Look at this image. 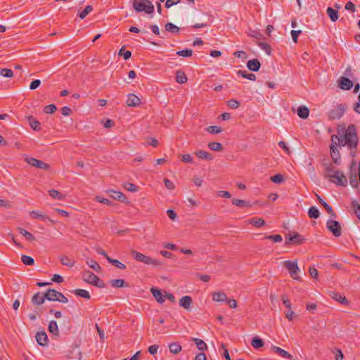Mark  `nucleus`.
Segmentation results:
<instances>
[{
    "label": "nucleus",
    "instance_id": "nucleus-28",
    "mask_svg": "<svg viewBox=\"0 0 360 360\" xmlns=\"http://www.w3.org/2000/svg\"><path fill=\"white\" fill-rule=\"evenodd\" d=\"M169 349L171 353L176 354L181 351L182 347L179 343L172 342L169 345Z\"/></svg>",
    "mask_w": 360,
    "mask_h": 360
},
{
    "label": "nucleus",
    "instance_id": "nucleus-47",
    "mask_svg": "<svg viewBox=\"0 0 360 360\" xmlns=\"http://www.w3.org/2000/svg\"><path fill=\"white\" fill-rule=\"evenodd\" d=\"M209 148L215 151H221L222 150V146L218 142H212L208 144Z\"/></svg>",
    "mask_w": 360,
    "mask_h": 360
},
{
    "label": "nucleus",
    "instance_id": "nucleus-17",
    "mask_svg": "<svg viewBox=\"0 0 360 360\" xmlns=\"http://www.w3.org/2000/svg\"><path fill=\"white\" fill-rule=\"evenodd\" d=\"M193 302L190 296H184L179 300V305L185 309H188Z\"/></svg>",
    "mask_w": 360,
    "mask_h": 360
},
{
    "label": "nucleus",
    "instance_id": "nucleus-35",
    "mask_svg": "<svg viewBox=\"0 0 360 360\" xmlns=\"http://www.w3.org/2000/svg\"><path fill=\"white\" fill-rule=\"evenodd\" d=\"M131 255L134 256V259L138 261V262H144V260H145V257L146 255L141 253V252H139L136 250H131Z\"/></svg>",
    "mask_w": 360,
    "mask_h": 360
},
{
    "label": "nucleus",
    "instance_id": "nucleus-2",
    "mask_svg": "<svg viewBox=\"0 0 360 360\" xmlns=\"http://www.w3.org/2000/svg\"><path fill=\"white\" fill-rule=\"evenodd\" d=\"M323 175L330 181L338 186H346L347 184L345 175L341 171L334 169L331 165H326L324 166Z\"/></svg>",
    "mask_w": 360,
    "mask_h": 360
},
{
    "label": "nucleus",
    "instance_id": "nucleus-45",
    "mask_svg": "<svg viewBox=\"0 0 360 360\" xmlns=\"http://www.w3.org/2000/svg\"><path fill=\"white\" fill-rule=\"evenodd\" d=\"M108 261L110 263L115 265L118 269H124L126 268V265L119 262L117 259H114L110 257H108Z\"/></svg>",
    "mask_w": 360,
    "mask_h": 360
},
{
    "label": "nucleus",
    "instance_id": "nucleus-21",
    "mask_svg": "<svg viewBox=\"0 0 360 360\" xmlns=\"http://www.w3.org/2000/svg\"><path fill=\"white\" fill-rule=\"evenodd\" d=\"M45 299H46L45 294L41 295V293L39 292V293L35 294L32 297V301L34 304L39 305L44 302Z\"/></svg>",
    "mask_w": 360,
    "mask_h": 360
},
{
    "label": "nucleus",
    "instance_id": "nucleus-7",
    "mask_svg": "<svg viewBox=\"0 0 360 360\" xmlns=\"http://www.w3.org/2000/svg\"><path fill=\"white\" fill-rule=\"evenodd\" d=\"M26 162H27L29 165L35 167L39 169L46 170L49 168V166L48 164L37 160L34 158L27 157L25 158Z\"/></svg>",
    "mask_w": 360,
    "mask_h": 360
},
{
    "label": "nucleus",
    "instance_id": "nucleus-53",
    "mask_svg": "<svg viewBox=\"0 0 360 360\" xmlns=\"http://www.w3.org/2000/svg\"><path fill=\"white\" fill-rule=\"evenodd\" d=\"M259 46L264 51L267 55L271 53V47L268 44L261 42L259 44Z\"/></svg>",
    "mask_w": 360,
    "mask_h": 360
},
{
    "label": "nucleus",
    "instance_id": "nucleus-59",
    "mask_svg": "<svg viewBox=\"0 0 360 360\" xmlns=\"http://www.w3.org/2000/svg\"><path fill=\"white\" fill-rule=\"evenodd\" d=\"M228 105L233 109H236L239 107L240 103L236 100L232 99L228 101Z\"/></svg>",
    "mask_w": 360,
    "mask_h": 360
},
{
    "label": "nucleus",
    "instance_id": "nucleus-20",
    "mask_svg": "<svg viewBox=\"0 0 360 360\" xmlns=\"http://www.w3.org/2000/svg\"><path fill=\"white\" fill-rule=\"evenodd\" d=\"M60 260L63 265L69 267H72L75 263L74 259L70 258L66 255H61L60 257Z\"/></svg>",
    "mask_w": 360,
    "mask_h": 360
},
{
    "label": "nucleus",
    "instance_id": "nucleus-29",
    "mask_svg": "<svg viewBox=\"0 0 360 360\" xmlns=\"http://www.w3.org/2000/svg\"><path fill=\"white\" fill-rule=\"evenodd\" d=\"M248 223L256 227H261L265 225V221L262 218H252L248 220Z\"/></svg>",
    "mask_w": 360,
    "mask_h": 360
},
{
    "label": "nucleus",
    "instance_id": "nucleus-27",
    "mask_svg": "<svg viewBox=\"0 0 360 360\" xmlns=\"http://www.w3.org/2000/svg\"><path fill=\"white\" fill-rule=\"evenodd\" d=\"M143 263L145 264L151 265V266H160L162 264L160 261H159L158 259H153V258H152V257H150L149 256H146L145 260H144Z\"/></svg>",
    "mask_w": 360,
    "mask_h": 360
},
{
    "label": "nucleus",
    "instance_id": "nucleus-50",
    "mask_svg": "<svg viewBox=\"0 0 360 360\" xmlns=\"http://www.w3.org/2000/svg\"><path fill=\"white\" fill-rule=\"evenodd\" d=\"M206 131L211 134H219L221 131V129L217 126H210L206 128Z\"/></svg>",
    "mask_w": 360,
    "mask_h": 360
},
{
    "label": "nucleus",
    "instance_id": "nucleus-39",
    "mask_svg": "<svg viewBox=\"0 0 360 360\" xmlns=\"http://www.w3.org/2000/svg\"><path fill=\"white\" fill-rule=\"evenodd\" d=\"M251 344H252V346L255 349H259V348L263 347V345H264V342H263L262 340L257 337H255L252 339Z\"/></svg>",
    "mask_w": 360,
    "mask_h": 360
},
{
    "label": "nucleus",
    "instance_id": "nucleus-18",
    "mask_svg": "<svg viewBox=\"0 0 360 360\" xmlns=\"http://www.w3.org/2000/svg\"><path fill=\"white\" fill-rule=\"evenodd\" d=\"M330 295L333 300L342 303V304H348L347 299L345 296H342L341 294H339L336 292H331Z\"/></svg>",
    "mask_w": 360,
    "mask_h": 360
},
{
    "label": "nucleus",
    "instance_id": "nucleus-37",
    "mask_svg": "<svg viewBox=\"0 0 360 360\" xmlns=\"http://www.w3.org/2000/svg\"><path fill=\"white\" fill-rule=\"evenodd\" d=\"M310 218L317 219L319 217V211L316 207H311L308 211Z\"/></svg>",
    "mask_w": 360,
    "mask_h": 360
},
{
    "label": "nucleus",
    "instance_id": "nucleus-63",
    "mask_svg": "<svg viewBox=\"0 0 360 360\" xmlns=\"http://www.w3.org/2000/svg\"><path fill=\"white\" fill-rule=\"evenodd\" d=\"M96 200L101 202V203H103V204H105L107 205H112V202L110 201L109 200L106 199V198H101L99 196H96Z\"/></svg>",
    "mask_w": 360,
    "mask_h": 360
},
{
    "label": "nucleus",
    "instance_id": "nucleus-58",
    "mask_svg": "<svg viewBox=\"0 0 360 360\" xmlns=\"http://www.w3.org/2000/svg\"><path fill=\"white\" fill-rule=\"evenodd\" d=\"M233 203L238 207H245L248 205V203L246 201L238 199H233Z\"/></svg>",
    "mask_w": 360,
    "mask_h": 360
},
{
    "label": "nucleus",
    "instance_id": "nucleus-34",
    "mask_svg": "<svg viewBox=\"0 0 360 360\" xmlns=\"http://www.w3.org/2000/svg\"><path fill=\"white\" fill-rule=\"evenodd\" d=\"M192 340L193 342H195V343L199 350L205 351L207 349V345L202 340L198 339V338H193Z\"/></svg>",
    "mask_w": 360,
    "mask_h": 360
},
{
    "label": "nucleus",
    "instance_id": "nucleus-52",
    "mask_svg": "<svg viewBox=\"0 0 360 360\" xmlns=\"http://www.w3.org/2000/svg\"><path fill=\"white\" fill-rule=\"evenodd\" d=\"M271 180L275 184H281L283 181V176L280 174H277L271 176Z\"/></svg>",
    "mask_w": 360,
    "mask_h": 360
},
{
    "label": "nucleus",
    "instance_id": "nucleus-42",
    "mask_svg": "<svg viewBox=\"0 0 360 360\" xmlns=\"http://www.w3.org/2000/svg\"><path fill=\"white\" fill-rule=\"evenodd\" d=\"M110 285L114 288H121L124 286V281L123 279H115L110 281Z\"/></svg>",
    "mask_w": 360,
    "mask_h": 360
},
{
    "label": "nucleus",
    "instance_id": "nucleus-6",
    "mask_svg": "<svg viewBox=\"0 0 360 360\" xmlns=\"http://www.w3.org/2000/svg\"><path fill=\"white\" fill-rule=\"evenodd\" d=\"M326 226L335 236L338 237L341 235V227L338 221L329 219L326 223Z\"/></svg>",
    "mask_w": 360,
    "mask_h": 360
},
{
    "label": "nucleus",
    "instance_id": "nucleus-61",
    "mask_svg": "<svg viewBox=\"0 0 360 360\" xmlns=\"http://www.w3.org/2000/svg\"><path fill=\"white\" fill-rule=\"evenodd\" d=\"M41 84V81L39 79H35L31 82L30 84V89L34 90L37 89Z\"/></svg>",
    "mask_w": 360,
    "mask_h": 360
},
{
    "label": "nucleus",
    "instance_id": "nucleus-54",
    "mask_svg": "<svg viewBox=\"0 0 360 360\" xmlns=\"http://www.w3.org/2000/svg\"><path fill=\"white\" fill-rule=\"evenodd\" d=\"M349 184L353 188H357L359 185V181L357 180V177L356 175H351L349 176Z\"/></svg>",
    "mask_w": 360,
    "mask_h": 360
},
{
    "label": "nucleus",
    "instance_id": "nucleus-16",
    "mask_svg": "<svg viewBox=\"0 0 360 360\" xmlns=\"http://www.w3.org/2000/svg\"><path fill=\"white\" fill-rule=\"evenodd\" d=\"M60 292L54 290L49 289L45 293V297L49 301H57L58 299Z\"/></svg>",
    "mask_w": 360,
    "mask_h": 360
},
{
    "label": "nucleus",
    "instance_id": "nucleus-1",
    "mask_svg": "<svg viewBox=\"0 0 360 360\" xmlns=\"http://www.w3.org/2000/svg\"><path fill=\"white\" fill-rule=\"evenodd\" d=\"M357 144V133L354 125H349L347 129H339L338 134L331 136L330 153L335 163L339 164L340 158L338 147L347 146L351 150L352 155L354 156L352 150L356 148Z\"/></svg>",
    "mask_w": 360,
    "mask_h": 360
},
{
    "label": "nucleus",
    "instance_id": "nucleus-22",
    "mask_svg": "<svg viewBox=\"0 0 360 360\" xmlns=\"http://www.w3.org/2000/svg\"><path fill=\"white\" fill-rule=\"evenodd\" d=\"M27 119L33 130L39 131L40 129V123L38 120L34 119L32 116H28Z\"/></svg>",
    "mask_w": 360,
    "mask_h": 360
},
{
    "label": "nucleus",
    "instance_id": "nucleus-26",
    "mask_svg": "<svg viewBox=\"0 0 360 360\" xmlns=\"http://www.w3.org/2000/svg\"><path fill=\"white\" fill-rule=\"evenodd\" d=\"M195 154L199 158H201V159H204V160H212V155L210 153H209L205 150H197L195 152Z\"/></svg>",
    "mask_w": 360,
    "mask_h": 360
},
{
    "label": "nucleus",
    "instance_id": "nucleus-49",
    "mask_svg": "<svg viewBox=\"0 0 360 360\" xmlns=\"http://www.w3.org/2000/svg\"><path fill=\"white\" fill-rule=\"evenodd\" d=\"M193 51L191 49H184L176 52V54L182 57H190L192 56Z\"/></svg>",
    "mask_w": 360,
    "mask_h": 360
},
{
    "label": "nucleus",
    "instance_id": "nucleus-31",
    "mask_svg": "<svg viewBox=\"0 0 360 360\" xmlns=\"http://www.w3.org/2000/svg\"><path fill=\"white\" fill-rule=\"evenodd\" d=\"M326 12L333 22H335L338 19L339 15L337 11L333 9L330 7H328L326 10Z\"/></svg>",
    "mask_w": 360,
    "mask_h": 360
},
{
    "label": "nucleus",
    "instance_id": "nucleus-15",
    "mask_svg": "<svg viewBox=\"0 0 360 360\" xmlns=\"http://www.w3.org/2000/svg\"><path fill=\"white\" fill-rule=\"evenodd\" d=\"M353 86L352 82L346 77H341L339 80V86L343 90H349Z\"/></svg>",
    "mask_w": 360,
    "mask_h": 360
},
{
    "label": "nucleus",
    "instance_id": "nucleus-64",
    "mask_svg": "<svg viewBox=\"0 0 360 360\" xmlns=\"http://www.w3.org/2000/svg\"><path fill=\"white\" fill-rule=\"evenodd\" d=\"M165 187L169 190H173L174 188V184L169 179H165L164 180Z\"/></svg>",
    "mask_w": 360,
    "mask_h": 360
},
{
    "label": "nucleus",
    "instance_id": "nucleus-46",
    "mask_svg": "<svg viewBox=\"0 0 360 360\" xmlns=\"http://www.w3.org/2000/svg\"><path fill=\"white\" fill-rule=\"evenodd\" d=\"M0 75L4 77L11 78L13 76V72L11 69L4 68L0 70Z\"/></svg>",
    "mask_w": 360,
    "mask_h": 360
},
{
    "label": "nucleus",
    "instance_id": "nucleus-10",
    "mask_svg": "<svg viewBox=\"0 0 360 360\" xmlns=\"http://www.w3.org/2000/svg\"><path fill=\"white\" fill-rule=\"evenodd\" d=\"M150 291L158 302L162 304L165 302V292H163L160 290L154 288H151Z\"/></svg>",
    "mask_w": 360,
    "mask_h": 360
},
{
    "label": "nucleus",
    "instance_id": "nucleus-14",
    "mask_svg": "<svg viewBox=\"0 0 360 360\" xmlns=\"http://www.w3.org/2000/svg\"><path fill=\"white\" fill-rule=\"evenodd\" d=\"M271 349L274 352L277 353L280 356H281L283 358L288 359L290 360L292 359V356L290 354H289L288 352H286L285 350H284L278 347L271 346Z\"/></svg>",
    "mask_w": 360,
    "mask_h": 360
},
{
    "label": "nucleus",
    "instance_id": "nucleus-12",
    "mask_svg": "<svg viewBox=\"0 0 360 360\" xmlns=\"http://www.w3.org/2000/svg\"><path fill=\"white\" fill-rule=\"evenodd\" d=\"M36 340L41 346H46L48 344L47 335L44 331L38 332L35 336Z\"/></svg>",
    "mask_w": 360,
    "mask_h": 360
},
{
    "label": "nucleus",
    "instance_id": "nucleus-32",
    "mask_svg": "<svg viewBox=\"0 0 360 360\" xmlns=\"http://www.w3.org/2000/svg\"><path fill=\"white\" fill-rule=\"evenodd\" d=\"M297 115L302 119H306L309 116V109L304 106H300L297 109Z\"/></svg>",
    "mask_w": 360,
    "mask_h": 360
},
{
    "label": "nucleus",
    "instance_id": "nucleus-44",
    "mask_svg": "<svg viewBox=\"0 0 360 360\" xmlns=\"http://www.w3.org/2000/svg\"><path fill=\"white\" fill-rule=\"evenodd\" d=\"M319 199L320 202L323 205V206L327 210L328 213L330 214L331 216L335 217V213L334 212L333 208L328 203H326L323 200L321 199L320 198Z\"/></svg>",
    "mask_w": 360,
    "mask_h": 360
},
{
    "label": "nucleus",
    "instance_id": "nucleus-55",
    "mask_svg": "<svg viewBox=\"0 0 360 360\" xmlns=\"http://www.w3.org/2000/svg\"><path fill=\"white\" fill-rule=\"evenodd\" d=\"M123 186L126 190L129 191L136 192L137 191V187L131 183H125Z\"/></svg>",
    "mask_w": 360,
    "mask_h": 360
},
{
    "label": "nucleus",
    "instance_id": "nucleus-24",
    "mask_svg": "<svg viewBox=\"0 0 360 360\" xmlns=\"http://www.w3.org/2000/svg\"><path fill=\"white\" fill-rule=\"evenodd\" d=\"M30 216L33 219H38L41 220L49 219L45 214L37 210L30 212Z\"/></svg>",
    "mask_w": 360,
    "mask_h": 360
},
{
    "label": "nucleus",
    "instance_id": "nucleus-57",
    "mask_svg": "<svg viewBox=\"0 0 360 360\" xmlns=\"http://www.w3.org/2000/svg\"><path fill=\"white\" fill-rule=\"evenodd\" d=\"M352 207L355 214L360 219V205L356 201H354Z\"/></svg>",
    "mask_w": 360,
    "mask_h": 360
},
{
    "label": "nucleus",
    "instance_id": "nucleus-13",
    "mask_svg": "<svg viewBox=\"0 0 360 360\" xmlns=\"http://www.w3.org/2000/svg\"><path fill=\"white\" fill-rule=\"evenodd\" d=\"M107 192L110 194V196L112 198L117 200L121 202H128L127 198L122 192L115 191L113 190H108Z\"/></svg>",
    "mask_w": 360,
    "mask_h": 360
},
{
    "label": "nucleus",
    "instance_id": "nucleus-11",
    "mask_svg": "<svg viewBox=\"0 0 360 360\" xmlns=\"http://www.w3.org/2000/svg\"><path fill=\"white\" fill-rule=\"evenodd\" d=\"M212 300L214 302H222L227 300V295L222 291H214L212 293Z\"/></svg>",
    "mask_w": 360,
    "mask_h": 360
},
{
    "label": "nucleus",
    "instance_id": "nucleus-38",
    "mask_svg": "<svg viewBox=\"0 0 360 360\" xmlns=\"http://www.w3.org/2000/svg\"><path fill=\"white\" fill-rule=\"evenodd\" d=\"M86 264L89 266V267H91L96 271L98 272L101 269L100 265L96 261H94L93 259H87Z\"/></svg>",
    "mask_w": 360,
    "mask_h": 360
},
{
    "label": "nucleus",
    "instance_id": "nucleus-30",
    "mask_svg": "<svg viewBox=\"0 0 360 360\" xmlns=\"http://www.w3.org/2000/svg\"><path fill=\"white\" fill-rule=\"evenodd\" d=\"M49 331L54 335H58V327L56 321H51L49 324Z\"/></svg>",
    "mask_w": 360,
    "mask_h": 360
},
{
    "label": "nucleus",
    "instance_id": "nucleus-60",
    "mask_svg": "<svg viewBox=\"0 0 360 360\" xmlns=\"http://www.w3.org/2000/svg\"><path fill=\"white\" fill-rule=\"evenodd\" d=\"M123 51H124V48H122L120 50L118 54L120 56L122 55L125 60L129 59L131 56V53L129 51H126L124 52Z\"/></svg>",
    "mask_w": 360,
    "mask_h": 360
},
{
    "label": "nucleus",
    "instance_id": "nucleus-40",
    "mask_svg": "<svg viewBox=\"0 0 360 360\" xmlns=\"http://www.w3.org/2000/svg\"><path fill=\"white\" fill-rule=\"evenodd\" d=\"M75 293L77 296H79V297H84L86 299H90V297H91L89 292L86 290L77 289L75 290Z\"/></svg>",
    "mask_w": 360,
    "mask_h": 360
},
{
    "label": "nucleus",
    "instance_id": "nucleus-4",
    "mask_svg": "<svg viewBox=\"0 0 360 360\" xmlns=\"http://www.w3.org/2000/svg\"><path fill=\"white\" fill-rule=\"evenodd\" d=\"M283 265L288 271L290 276L294 280H300L299 274L301 270L297 265V260L295 261H285L283 262Z\"/></svg>",
    "mask_w": 360,
    "mask_h": 360
},
{
    "label": "nucleus",
    "instance_id": "nucleus-56",
    "mask_svg": "<svg viewBox=\"0 0 360 360\" xmlns=\"http://www.w3.org/2000/svg\"><path fill=\"white\" fill-rule=\"evenodd\" d=\"M179 156L181 158V160L184 162H186V163L193 162V158L190 154L179 155Z\"/></svg>",
    "mask_w": 360,
    "mask_h": 360
},
{
    "label": "nucleus",
    "instance_id": "nucleus-41",
    "mask_svg": "<svg viewBox=\"0 0 360 360\" xmlns=\"http://www.w3.org/2000/svg\"><path fill=\"white\" fill-rule=\"evenodd\" d=\"M165 30L172 33H177L179 31V28L171 22L165 25Z\"/></svg>",
    "mask_w": 360,
    "mask_h": 360
},
{
    "label": "nucleus",
    "instance_id": "nucleus-43",
    "mask_svg": "<svg viewBox=\"0 0 360 360\" xmlns=\"http://www.w3.org/2000/svg\"><path fill=\"white\" fill-rule=\"evenodd\" d=\"M93 10L91 6L88 5L85 7V8L79 14V16L81 19H84L87 15H89Z\"/></svg>",
    "mask_w": 360,
    "mask_h": 360
},
{
    "label": "nucleus",
    "instance_id": "nucleus-5",
    "mask_svg": "<svg viewBox=\"0 0 360 360\" xmlns=\"http://www.w3.org/2000/svg\"><path fill=\"white\" fill-rule=\"evenodd\" d=\"M82 279L84 281H85L89 284L94 285L96 287H98V288L104 287V284H103V281H101L97 276H96L95 274H94L93 273H91L89 271H84L83 273Z\"/></svg>",
    "mask_w": 360,
    "mask_h": 360
},
{
    "label": "nucleus",
    "instance_id": "nucleus-19",
    "mask_svg": "<svg viewBox=\"0 0 360 360\" xmlns=\"http://www.w3.org/2000/svg\"><path fill=\"white\" fill-rule=\"evenodd\" d=\"M260 63L257 59H252L248 62L247 67L250 70L258 71L260 68Z\"/></svg>",
    "mask_w": 360,
    "mask_h": 360
},
{
    "label": "nucleus",
    "instance_id": "nucleus-36",
    "mask_svg": "<svg viewBox=\"0 0 360 360\" xmlns=\"http://www.w3.org/2000/svg\"><path fill=\"white\" fill-rule=\"evenodd\" d=\"M176 82L179 84H184L187 82V77L184 72H176Z\"/></svg>",
    "mask_w": 360,
    "mask_h": 360
},
{
    "label": "nucleus",
    "instance_id": "nucleus-3",
    "mask_svg": "<svg viewBox=\"0 0 360 360\" xmlns=\"http://www.w3.org/2000/svg\"><path fill=\"white\" fill-rule=\"evenodd\" d=\"M133 7L137 12L150 14L154 12V6L149 0H134Z\"/></svg>",
    "mask_w": 360,
    "mask_h": 360
},
{
    "label": "nucleus",
    "instance_id": "nucleus-48",
    "mask_svg": "<svg viewBox=\"0 0 360 360\" xmlns=\"http://www.w3.org/2000/svg\"><path fill=\"white\" fill-rule=\"evenodd\" d=\"M22 261L25 265H33L34 263V259L27 255H22Z\"/></svg>",
    "mask_w": 360,
    "mask_h": 360
},
{
    "label": "nucleus",
    "instance_id": "nucleus-25",
    "mask_svg": "<svg viewBox=\"0 0 360 360\" xmlns=\"http://www.w3.org/2000/svg\"><path fill=\"white\" fill-rule=\"evenodd\" d=\"M288 239L289 241L293 242L295 244H300L304 240V238L297 233L289 234Z\"/></svg>",
    "mask_w": 360,
    "mask_h": 360
},
{
    "label": "nucleus",
    "instance_id": "nucleus-23",
    "mask_svg": "<svg viewBox=\"0 0 360 360\" xmlns=\"http://www.w3.org/2000/svg\"><path fill=\"white\" fill-rule=\"evenodd\" d=\"M49 194L52 198L56 200H63L65 198V195L54 189L49 190Z\"/></svg>",
    "mask_w": 360,
    "mask_h": 360
},
{
    "label": "nucleus",
    "instance_id": "nucleus-51",
    "mask_svg": "<svg viewBox=\"0 0 360 360\" xmlns=\"http://www.w3.org/2000/svg\"><path fill=\"white\" fill-rule=\"evenodd\" d=\"M238 75H240L243 77L247 78L249 80L254 81L256 79V77L254 74H248L245 72L239 70L238 72Z\"/></svg>",
    "mask_w": 360,
    "mask_h": 360
},
{
    "label": "nucleus",
    "instance_id": "nucleus-62",
    "mask_svg": "<svg viewBox=\"0 0 360 360\" xmlns=\"http://www.w3.org/2000/svg\"><path fill=\"white\" fill-rule=\"evenodd\" d=\"M56 107L53 104L46 105L44 108L45 112L50 113V114L56 111Z\"/></svg>",
    "mask_w": 360,
    "mask_h": 360
},
{
    "label": "nucleus",
    "instance_id": "nucleus-9",
    "mask_svg": "<svg viewBox=\"0 0 360 360\" xmlns=\"http://www.w3.org/2000/svg\"><path fill=\"white\" fill-rule=\"evenodd\" d=\"M126 103L129 107H138L141 104V99L134 94H129Z\"/></svg>",
    "mask_w": 360,
    "mask_h": 360
},
{
    "label": "nucleus",
    "instance_id": "nucleus-33",
    "mask_svg": "<svg viewBox=\"0 0 360 360\" xmlns=\"http://www.w3.org/2000/svg\"><path fill=\"white\" fill-rule=\"evenodd\" d=\"M18 231L20 234H22L27 240L33 241L35 240V238L32 236V234L27 231L18 227Z\"/></svg>",
    "mask_w": 360,
    "mask_h": 360
},
{
    "label": "nucleus",
    "instance_id": "nucleus-8",
    "mask_svg": "<svg viewBox=\"0 0 360 360\" xmlns=\"http://www.w3.org/2000/svg\"><path fill=\"white\" fill-rule=\"evenodd\" d=\"M345 108L343 105H338L330 111V117L332 119H340L345 113Z\"/></svg>",
    "mask_w": 360,
    "mask_h": 360
}]
</instances>
